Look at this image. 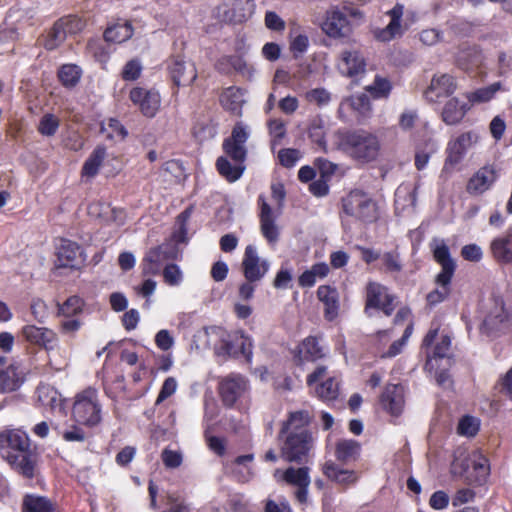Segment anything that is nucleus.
I'll return each instance as SVG.
<instances>
[{
  "label": "nucleus",
  "mask_w": 512,
  "mask_h": 512,
  "mask_svg": "<svg viewBox=\"0 0 512 512\" xmlns=\"http://www.w3.org/2000/svg\"><path fill=\"white\" fill-rule=\"evenodd\" d=\"M490 249L493 257L500 263L512 262V232L500 235L495 238Z\"/></svg>",
  "instance_id": "nucleus-35"
},
{
  "label": "nucleus",
  "mask_w": 512,
  "mask_h": 512,
  "mask_svg": "<svg viewBox=\"0 0 512 512\" xmlns=\"http://www.w3.org/2000/svg\"><path fill=\"white\" fill-rule=\"evenodd\" d=\"M269 134L272 138V145L280 144L281 140L286 135V127L281 119H271L268 121Z\"/></svg>",
  "instance_id": "nucleus-58"
},
{
  "label": "nucleus",
  "mask_w": 512,
  "mask_h": 512,
  "mask_svg": "<svg viewBox=\"0 0 512 512\" xmlns=\"http://www.w3.org/2000/svg\"><path fill=\"white\" fill-rule=\"evenodd\" d=\"M383 407L392 415H399L404 407V388L401 385H387L381 396Z\"/></svg>",
  "instance_id": "nucleus-28"
},
{
  "label": "nucleus",
  "mask_w": 512,
  "mask_h": 512,
  "mask_svg": "<svg viewBox=\"0 0 512 512\" xmlns=\"http://www.w3.org/2000/svg\"><path fill=\"white\" fill-rule=\"evenodd\" d=\"M177 255V249L169 243L150 249L143 259V273L145 275L158 274L163 264L168 260L176 259Z\"/></svg>",
  "instance_id": "nucleus-11"
},
{
  "label": "nucleus",
  "mask_w": 512,
  "mask_h": 512,
  "mask_svg": "<svg viewBox=\"0 0 512 512\" xmlns=\"http://www.w3.org/2000/svg\"><path fill=\"white\" fill-rule=\"evenodd\" d=\"M349 106L360 115H366L371 109L369 97L365 93H360L347 98L341 103L340 111L343 107Z\"/></svg>",
  "instance_id": "nucleus-48"
},
{
  "label": "nucleus",
  "mask_w": 512,
  "mask_h": 512,
  "mask_svg": "<svg viewBox=\"0 0 512 512\" xmlns=\"http://www.w3.org/2000/svg\"><path fill=\"white\" fill-rule=\"evenodd\" d=\"M22 337L30 344L40 346L46 351L53 350L57 346V334L47 327L25 325L21 328Z\"/></svg>",
  "instance_id": "nucleus-17"
},
{
  "label": "nucleus",
  "mask_w": 512,
  "mask_h": 512,
  "mask_svg": "<svg viewBox=\"0 0 512 512\" xmlns=\"http://www.w3.org/2000/svg\"><path fill=\"white\" fill-rule=\"evenodd\" d=\"M315 393L323 401L334 400L338 396V384L333 378H329L316 387Z\"/></svg>",
  "instance_id": "nucleus-55"
},
{
  "label": "nucleus",
  "mask_w": 512,
  "mask_h": 512,
  "mask_svg": "<svg viewBox=\"0 0 512 512\" xmlns=\"http://www.w3.org/2000/svg\"><path fill=\"white\" fill-rule=\"evenodd\" d=\"M48 364L55 371H62L68 366V356L65 350L54 346L53 350L47 351Z\"/></svg>",
  "instance_id": "nucleus-53"
},
{
  "label": "nucleus",
  "mask_w": 512,
  "mask_h": 512,
  "mask_svg": "<svg viewBox=\"0 0 512 512\" xmlns=\"http://www.w3.org/2000/svg\"><path fill=\"white\" fill-rule=\"evenodd\" d=\"M129 97L146 117H154L160 107V95L154 90L135 87L130 91Z\"/></svg>",
  "instance_id": "nucleus-18"
},
{
  "label": "nucleus",
  "mask_w": 512,
  "mask_h": 512,
  "mask_svg": "<svg viewBox=\"0 0 512 512\" xmlns=\"http://www.w3.org/2000/svg\"><path fill=\"white\" fill-rule=\"evenodd\" d=\"M360 443L352 439L340 440L336 444L335 456L344 463L356 460L360 455Z\"/></svg>",
  "instance_id": "nucleus-38"
},
{
  "label": "nucleus",
  "mask_w": 512,
  "mask_h": 512,
  "mask_svg": "<svg viewBox=\"0 0 512 512\" xmlns=\"http://www.w3.org/2000/svg\"><path fill=\"white\" fill-rule=\"evenodd\" d=\"M30 309L33 317L37 322L44 323L46 321L48 317V306L42 299H33Z\"/></svg>",
  "instance_id": "nucleus-63"
},
{
  "label": "nucleus",
  "mask_w": 512,
  "mask_h": 512,
  "mask_svg": "<svg viewBox=\"0 0 512 512\" xmlns=\"http://www.w3.org/2000/svg\"><path fill=\"white\" fill-rule=\"evenodd\" d=\"M498 176V171L494 166H483L469 179L466 191L471 195H481L493 186Z\"/></svg>",
  "instance_id": "nucleus-19"
},
{
  "label": "nucleus",
  "mask_w": 512,
  "mask_h": 512,
  "mask_svg": "<svg viewBox=\"0 0 512 512\" xmlns=\"http://www.w3.org/2000/svg\"><path fill=\"white\" fill-rule=\"evenodd\" d=\"M330 271L328 264L319 262L311 266L309 270L304 271L298 279L301 287H312L318 279L325 278Z\"/></svg>",
  "instance_id": "nucleus-39"
},
{
  "label": "nucleus",
  "mask_w": 512,
  "mask_h": 512,
  "mask_svg": "<svg viewBox=\"0 0 512 512\" xmlns=\"http://www.w3.org/2000/svg\"><path fill=\"white\" fill-rule=\"evenodd\" d=\"M366 63L362 55L356 51H344L341 61L338 64L340 72L346 76L353 77L365 71Z\"/></svg>",
  "instance_id": "nucleus-31"
},
{
  "label": "nucleus",
  "mask_w": 512,
  "mask_h": 512,
  "mask_svg": "<svg viewBox=\"0 0 512 512\" xmlns=\"http://www.w3.org/2000/svg\"><path fill=\"white\" fill-rule=\"evenodd\" d=\"M168 69L173 83L177 86H189L197 78L195 65L179 57L171 59Z\"/></svg>",
  "instance_id": "nucleus-24"
},
{
  "label": "nucleus",
  "mask_w": 512,
  "mask_h": 512,
  "mask_svg": "<svg viewBox=\"0 0 512 512\" xmlns=\"http://www.w3.org/2000/svg\"><path fill=\"white\" fill-rule=\"evenodd\" d=\"M391 88V83L387 78L376 76L373 83L366 87V90L374 98H382L389 95Z\"/></svg>",
  "instance_id": "nucleus-54"
},
{
  "label": "nucleus",
  "mask_w": 512,
  "mask_h": 512,
  "mask_svg": "<svg viewBox=\"0 0 512 512\" xmlns=\"http://www.w3.org/2000/svg\"><path fill=\"white\" fill-rule=\"evenodd\" d=\"M432 247L434 259L441 265V271L435 279L438 287L429 292L426 297L427 304L431 307L443 302L449 296L451 280L456 269L449 247L443 240H434Z\"/></svg>",
  "instance_id": "nucleus-3"
},
{
  "label": "nucleus",
  "mask_w": 512,
  "mask_h": 512,
  "mask_svg": "<svg viewBox=\"0 0 512 512\" xmlns=\"http://www.w3.org/2000/svg\"><path fill=\"white\" fill-rule=\"evenodd\" d=\"M380 259L386 272L399 273L402 271V263L399 253L395 251L385 252Z\"/></svg>",
  "instance_id": "nucleus-57"
},
{
  "label": "nucleus",
  "mask_w": 512,
  "mask_h": 512,
  "mask_svg": "<svg viewBox=\"0 0 512 512\" xmlns=\"http://www.w3.org/2000/svg\"><path fill=\"white\" fill-rule=\"evenodd\" d=\"M22 512H60L57 504L46 496L26 494L22 499Z\"/></svg>",
  "instance_id": "nucleus-30"
},
{
  "label": "nucleus",
  "mask_w": 512,
  "mask_h": 512,
  "mask_svg": "<svg viewBox=\"0 0 512 512\" xmlns=\"http://www.w3.org/2000/svg\"><path fill=\"white\" fill-rule=\"evenodd\" d=\"M73 417L76 422L87 426H95L101 421V407L96 389L89 387L76 395Z\"/></svg>",
  "instance_id": "nucleus-7"
},
{
  "label": "nucleus",
  "mask_w": 512,
  "mask_h": 512,
  "mask_svg": "<svg viewBox=\"0 0 512 512\" xmlns=\"http://www.w3.org/2000/svg\"><path fill=\"white\" fill-rule=\"evenodd\" d=\"M370 308L380 309L387 316L391 315L394 310L393 296L389 294L384 285L378 282L371 281L366 286L365 310L368 311Z\"/></svg>",
  "instance_id": "nucleus-12"
},
{
  "label": "nucleus",
  "mask_w": 512,
  "mask_h": 512,
  "mask_svg": "<svg viewBox=\"0 0 512 512\" xmlns=\"http://www.w3.org/2000/svg\"><path fill=\"white\" fill-rule=\"evenodd\" d=\"M321 29L331 38H344L352 32V26L347 15L336 7L326 12Z\"/></svg>",
  "instance_id": "nucleus-13"
},
{
  "label": "nucleus",
  "mask_w": 512,
  "mask_h": 512,
  "mask_svg": "<svg viewBox=\"0 0 512 512\" xmlns=\"http://www.w3.org/2000/svg\"><path fill=\"white\" fill-rule=\"evenodd\" d=\"M469 106L465 102H461L458 98L449 99L442 110V120L447 125H455L459 123L465 116Z\"/></svg>",
  "instance_id": "nucleus-36"
},
{
  "label": "nucleus",
  "mask_w": 512,
  "mask_h": 512,
  "mask_svg": "<svg viewBox=\"0 0 512 512\" xmlns=\"http://www.w3.org/2000/svg\"><path fill=\"white\" fill-rule=\"evenodd\" d=\"M106 157V149L103 146H97L85 161L82 167V175L86 177H94L97 175L99 168Z\"/></svg>",
  "instance_id": "nucleus-44"
},
{
  "label": "nucleus",
  "mask_w": 512,
  "mask_h": 512,
  "mask_svg": "<svg viewBox=\"0 0 512 512\" xmlns=\"http://www.w3.org/2000/svg\"><path fill=\"white\" fill-rule=\"evenodd\" d=\"M21 383V373L17 367L10 365L5 370H0V393L16 390Z\"/></svg>",
  "instance_id": "nucleus-43"
},
{
  "label": "nucleus",
  "mask_w": 512,
  "mask_h": 512,
  "mask_svg": "<svg viewBox=\"0 0 512 512\" xmlns=\"http://www.w3.org/2000/svg\"><path fill=\"white\" fill-rule=\"evenodd\" d=\"M474 471L477 473L475 481L481 484L489 474L488 459L480 452H474L469 458Z\"/></svg>",
  "instance_id": "nucleus-50"
},
{
  "label": "nucleus",
  "mask_w": 512,
  "mask_h": 512,
  "mask_svg": "<svg viewBox=\"0 0 512 512\" xmlns=\"http://www.w3.org/2000/svg\"><path fill=\"white\" fill-rule=\"evenodd\" d=\"M342 208L346 215L364 223L375 222L379 217L377 202L366 192L352 190L342 200Z\"/></svg>",
  "instance_id": "nucleus-5"
},
{
  "label": "nucleus",
  "mask_w": 512,
  "mask_h": 512,
  "mask_svg": "<svg viewBox=\"0 0 512 512\" xmlns=\"http://www.w3.org/2000/svg\"><path fill=\"white\" fill-rule=\"evenodd\" d=\"M479 136L476 132H466L459 135L448 144V156L446 163L456 165L461 162L465 154L478 142Z\"/></svg>",
  "instance_id": "nucleus-21"
},
{
  "label": "nucleus",
  "mask_w": 512,
  "mask_h": 512,
  "mask_svg": "<svg viewBox=\"0 0 512 512\" xmlns=\"http://www.w3.org/2000/svg\"><path fill=\"white\" fill-rule=\"evenodd\" d=\"M260 204V227L263 236L269 243H275L279 237L278 227L275 224L273 211L263 196H259Z\"/></svg>",
  "instance_id": "nucleus-26"
},
{
  "label": "nucleus",
  "mask_w": 512,
  "mask_h": 512,
  "mask_svg": "<svg viewBox=\"0 0 512 512\" xmlns=\"http://www.w3.org/2000/svg\"><path fill=\"white\" fill-rule=\"evenodd\" d=\"M255 6L254 0H234L227 18L232 23H242L253 15Z\"/></svg>",
  "instance_id": "nucleus-37"
},
{
  "label": "nucleus",
  "mask_w": 512,
  "mask_h": 512,
  "mask_svg": "<svg viewBox=\"0 0 512 512\" xmlns=\"http://www.w3.org/2000/svg\"><path fill=\"white\" fill-rule=\"evenodd\" d=\"M84 27V22L77 16H68L58 20L48 32L44 47L47 50L56 49L66 39L67 34L77 33Z\"/></svg>",
  "instance_id": "nucleus-9"
},
{
  "label": "nucleus",
  "mask_w": 512,
  "mask_h": 512,
  "mask_svg": "<svg viewBox=\"0 0 512 512\" xmlns=\"http://www.w3.org/2000/svg\"><path fill=\"white\" fill-rule=\"evenodd\" d=\"M216 167L220 175L230 182L238 180L245 170L244 162H234V164H231L224 156L217 159Z\"/></svg>",
  "instance_id": "nucleus-41"
},
{
  "label": "nucleus",
  "mask_w": 512,
  "mask_h": 512,
  "mask_svg": "<svg viewBox=\"0 0 512 512\" xmlns=\"http://www.w3.org/2000/svg\"><path fill=\"white\" fill-rule=\"evenodd\" d=\"M220 101L222 106L226 110L231 111L232 113L237 115L241 113V108L244 100L243 94L240 91V89H237L235 87L227 88L221 94Z\"/></svg>",
  "instance_id": "nucleus-42"
},
{
  "label": "nucleus",
  "mask_w": 512,
  "mask_h": 512,
  "mask_svg": "<svg viewBox=\"0 0 512 512\" xmlns=\"http://www.w3.org/2000/svg\"><path fill=\"white\" fill-rule=\"evenodd\" d=\"M310 469L308 467H289L282 474L281 478L289 485L295 486V498L301 504L308 500V488L311 482Z\"/></svg>",
  "instance_id": "nucleus-15"
},
{
  "label": "nucleus",
  "mask_w": 512,
  "mask_h": 512,
  "mask_svg": "<svg viewBox=\"0 0 512 512\" xmlns=\"http://www.w3.org/2000/svg\"><path fill=\"white\" fill-rule=\"evenodd\" d=\"M508 314L501 299H494L490 310L485 315L481 330L490 335L507 327Z\"/></svg>",
  "instance_id": "nucleus-23"
},
{
  "label": "nucleus",
  "mask_w": 512,
  "mask_h": 512,
  "mask_svg": "<svg viewBox=\"0 0 512 512\" xmlns=\"http://www.w3.org/2000/svg\"><path fill=\"white\" fill-rule=\"evenodd\" d=\"M269 268V261L259 257L254 245H248L245 248L242 260V270L246 280L249 282L261 281L269 271Z\"/></svg>",
  "instance_id": "nucleus-10"
},
{
  "label": "nucleus",
  "mask_w": 512,
  "mask_h": 512,
  "mask_svg": "<svg viewBox=\"0 0 512 512\" xmlns=\"http://www.w3.org/2000/svg\"><path fill=\"white\" fill-rule=\"evenodd\" d=\"M339 146L351 158L362 163L376 160L380 151L378 137L365 130H355L341 134Z\"/></svg>",
  "instance_id": "nucleus-4"
},
{
  "label": "nucleus",
  "mask_w": 512,
  "mask_h": 512,
  "mask_svg": "<svg viewBox=\"0 0 512 512\" xmlns=\"http://www.w3.org/2000/svg\"><path fill=\"white\" fill-rule=\"evenodd\" d=\"M0 455L24 477H34L37 454L26 432L20 429H7L0 432Z\"/></svg>",
  "instance_id": "nucleus-1"
},
{
  "label": "nucleus",
  "mask_w": 512,
  "mask_h": 512,
  "mask_svg": "<svg viewBox=\"0 0 512 512\" xmlns=\"http://www.w3.org/2000/svg\"><path fill=\"white\" fill-rule=\"evenodd\" d=\"M133 35V28L129 22L117 23L108 27L104 32V39L110 43H122Z\"/></svg>",
  "instance_id": "nucleus-40"
},
{
  "label": "nucleus",
  "mask_w": 512,
  "mask_h": 512,
  "mask_svg": "<svg viewBox=\"0 0 512 512\" xmlns=\"http://www.w3.org/2000/svg\"><path fill=\"white\" fill-rule=\"evenodd\" d=\"M206 347L220 348L225 353L238 357L243 356L250 362L252 359V340L242 332L227 333L220 327L204 328L197 335Z\"/></svg>",
  "instance_id": "nucleus-2"
},
{
  "label": "nucleus",
  "mask_w": 512,
  "mask_h": 512,
  "mask_svg": "<svg viewBox=\"0 0 512 512\" xmlns=\"http://www.w3.org/2000/svg\"><path fill=\"white\" fill-rule=\"evenodd\" d=\"M317 297L324 304V316L328 321H333L339 313V293L335 287L321 285L317 289Z\"/></svg>",
  "instance_id": "nucleus-27"
},
{
  "label": "nucleus",
  "mask_w": 512,
  "mask_h": 512,
  "mask_svg": "<svg viewBox=\"0 0 512 512\" xmlns=\"http://www.w3.org/2000/svg\"><path fill=\"white\" fill-rule=\"evenodd\" d=\"M192 208H186L183 212H181L177 217V223L179 228L177 231L173 233V238L177 243L184 242L186 240L187 228L186 223L191 217Z\"/></svg>",
  "instance_id": "nucleus-59"
},
{
  "label": "nucleus",
  "mask_w": 512,
  "mask_h": 512,
  "mask_svg": "<svg viewBox=\"0 0 512 512\" xmlns=\"http://www.w3.org/2000/svg\"><path fill=\"white\" fill-rule=\"evenodd\" d=\"M436 151V145L434 142L426 144L425 149H417L415 154V166L418 170H423L430 159V156Z\"/></svg>",
  "instance_id": "nucleus-60"
},
{
  "label": "nucleus",
  "mask_w": 512,
  "mask_h": 512,
  "mask_svg": "<svg viewBox=\"0 0 512 512\" xmlns=\"http://www.w3.org/2000/svg\"><path fill=\"white\" fill-rule=\"evenodd\" d=\"M250 136L249 127L238 122L232 129L231 136L223 141V150L234 162H245L247 149L245 143Z\"/></svg>",
  "instance_id": "nucleus-8"
},
{
  "label": "nucleus",
  "mask_w": 512,
  "mask_h": 512,
  "mask_svg": "<svg viewBox=\"0 0 512 512\" xmlns=\"http://www.w3.org/2000/svg\"><path fill=\"white\" fill-rule=\"evenodd\" d=\"M59 128V120L53 114H45L39 122L38 131L44 136H53Z\"/></svg>",
  "instance_id": "nucleus-56"
},
{
  "label": "nucleus",
  "mask_w": 512,
  "mask_h": 512,
  "mask_svg": "<svg viewBox=\"0 0 512 512\" xmlns=\"http://www.w3.org/2000/svg\"><path fill=\"white\" fill-rule=\"evenodd\" d=\"M37 398L42 406L55 409L61 404L58 391L50 385H41L37 388Z\"/></svg>",
  "instance_id": "nucleus-46"
},
{
  "label": "nucleus",
  "mask_w": 512,
  "mask_h": 512,
  "mask_svg": "<svg viewBox=\"0 0 512 512\" xmlns=\"http://www.w3.org/2000/svg\"><path fill=\"white\" fill-rule=\"evenodd\" d=\"M81 75V68L75 64H65L58 72L59 80L65 87H74L77 85Z\"/></svg>",
  "instance_id": "nucleus-47"
},
{
  "label": "nucleus",
  "mask_w": 512,
  "mask_h": 512,
  "mask_svg": "<svg viewBox=\"0 0 512 512\" xmlns=\"http://www.w3.org/2000/svg\"><path fill=\"white\" fill-rule=\"evenodd\" d=\"M501 88L500 82H495L487 87H482L467 95L469 102L481 103L491 100Z\"/></svg>",
  "instance_id": "nucleus-52"
},
{
  "label": "nucleus",
  "mask_w": 512,
  "mask_h": 512,
  "mask_svg": "<svg viewBox=\"0 0 512 512\" xmlns=\"http://www.w3.org/2000/svg\"><path fill=\"white\" fill-rule=\"evenodd\" d=\"M83 249L76 242L61 239L57 248V266L77 269L85 262Z\"/></svg>",
  "instance_id": "nucleus-16"
},
{
  "label": "nucleus",
  "mask_w": 512,
  "mask_h": 512,
  "mask_svg": "<svg viewBox=\"0 0 512 512\" xmlns=\"http://www.w3.org/2000/svg\"><path fill=\"white\" fill-rule=\"evenodd\" d=\"M403 5L396 4L387 14L391 20L385 28H377L373 31L374 37L381 42H389L401 36L403 33L401 19L403 16Z\"/></svg>",
  "instance_id": "nucleus-25"
},
{
  "label": "nucleus",
  "mask_w": 512,
  "mask_h": 512,
  "mask_svg": "<svg viewBox=\"0 0 512 512\" xmlns=\"http://www.w3.org/2000/svg\"><path fill=\"white\" fill-rule=\"evenodd\" d=\"M279 438L283 440L281 456L284 460L295 463L307 461L308 455L314 447V437L310 430L279 435Z\"/></svg>",
  "instance_id": "nucleus-6"
},
{
  "label": "nucleus",
  "mask_w": 512,
  "mask_h": 512,
  "mask_svg": "<svg viewBox=\"0 0 512 512\" xmlns=\"http://www.w3.org/2000/svg\"><path fill=\"white\" fill-rule=\"evenodd\" d=\"M216 66L222 73L228 74L233 70L245 77H251L254 71L252 66L243 57L238 55L223 56L218 60Z\"/></svg>",
  "instance_id": "nucleus-32"
},
{
  "label": "nucleus",
  "mask_w": 512,
  "mask_h": 512,
  "mask_svg": "<svg viewBox=\"0 0 512 512\" xmlns=\"http://www.w3.org/2000/svg\"><path fill=\"white\" fill-rule=\"evenodd\" d=\"M84 301L74 295L69 297L63 304H58V314L65 317H72L82 313Z\"/></svg>",
  "instance_id": "nucleus-51"
},
{
  "label": "nucleus",
  "mask_w": 512,
  "mask_h": 512,
  "mask_svg": "<svg viewBox=\"0 0 512 512\" xmlns=\"http://www.w3.org/2000/svg\"><path fill=\"white\" fill-rule=\"evenodd\" d=\"M312 420V415L307 410L290 412L286 421L283 422L280 436L288 433L309 430L307 427Z\"/></svg>",
  "instance_id": "nucleus-34"
},
{
  "label": "nucleus",
  "mask_w": 512,
  "mask_h": 512,
  "mask_svg": "<svg viewBox=\"0 0 512 512\" xmlns=\"http://www.w3.org/2000/svg\"><path fill=\"white\" fill-rule=\"evenodd\" d=\"M219 390L224 405L231 407L248 390V381L240 374H230L222 379Z\"/></svg>",
  "instance_id": "nucleus-14"
},
{
  "label": "nucleus",
  "mask_w": 512,
  "mask_h": 512,
  "mask_svg": "<svg viewBox=\"0 0 512 512\" xmlns=\"http://www.w3.org/2000/svg\"><path fill=\"white\" fill-rule=\"evenodd\" d=\"M483 59V54L478 47H463L457 53L456 64L465 72H473L482 65Z\"/></svg>",
  "instance_id": "nucleus-29"
},
{
  "label": "nucleus",
  "mask_w": 512,
  "mask_h": 512,
  "mask_svg": "<svg viewBox=\"0 0 512 512\" xmlns=\"http://www.w3.org/2000/svg\"><path fill=\"white\" fill-rule=\"evenodd\" d=\"M326 354L327 349L319 343L318 338L308 336L298 345L294 360L298 366H302L306 362H315L322 359Z\"/></svg>",
  "instance_id": "nucleus-22"
},
{
  "label": "nucleus",
  "mask_w": 512,
  "mask_h": 512,
  "mask_svg": "<svg viewBox=\"0 0 512 512\" xmlns=\"http://www.w3.org/2000/svg\"><path fill=\"white\" fill-rule=\"evenodd\" d=\"M479 430V422L472 416L463 417L458 424V433L463 436H474Z\"/></svg>",
  "instance_id": "nucleus-61"
},
{
  "label": "nucleus",
  "mask_w": 512,
  "mask_h": 512,
  "mask_svg": "<svg viewBox=\"0 0 512 512\" xmlns=\"http://www.w3.org/2000/svg\"><path fill=\"white\" fill-rule=\"evenodd\" d=\"M253 459V454L241 455L235 459L232 473L237 481L246 483L253 477L252 469L246 465L251 463Z\"/></svg>",
  "instance_id": "nucleus-45"
},
{
  "label": "nucleus",
  "mask_w": 512,
  "mask_h": 512,
  "mask_svg": "<svg viewBox=\"0 0 512 512\" xmlns=\"http://www.w3.org/2000/svg\"><path fill=\"white\" fill-rule=\"evenodd\" d=\"M163 277L168 285L177 286L183 280V273L177 265L169 264L163 270Z\"/></svg>",
  "instance_id": "nucleus-62"
},
{
  "label": "nucleus",
  "mask_w": 512,
  "mask_h": 512,
  "mask_svg": "<svg viewBox=\"0 0 512 512\" xmlns=\"http://www.w3.org/2000/svg\"><path fill=\"white\" fill-rule=\"evenodd\" d=\"M451 346V339L449 336L444 335L441 340L436 344L433 350V354L427 356L426 367L433 369L438 359H442L448 356Z\"/></svg>",
  "instance_id": "nucleus-49"
},
{
  "label": "nucleus",
  "mask_w": 512,
  "mask_h": 512,
  "mask_svg": "<svg viewBox=\"0 0 512 512\" xmlns=\"http://www.w3.org/2000/svg\"><path fill=\"white\" fill-rule=\"evenodd\" d=\"M323 474L330 480L340 485L354 484L358 480V476L355 471L341 469L333 461H327L322 466Z\"/></svg>",
  "instance_id": "nucleus-33"
},
{
  "label": "nucleus",
  "mask_w": 512,
  "mask_h": 512,
  "mask_svg": "<svg viewBox=\"0 0 512 512\" xmlns=\"http://www.w3.org/2000/svg\"><path fill=\"white\" fill-rule=\"evenodd\" d=\"M141 71L142 65L140 61L132 59L125 64L121 75L124 80L133 81L140 76Z\"/></svg>",
  "instance_id": "nucleus-64"
},
{
  "label": "nucleus",
  "mask_w": 512,
  "mask_h": 512,
  "mask_svg": "<svg viewBox=\"0 0 512 512\" xmlns=\"http://www.w3.org/2000/svg\"><path fill=\"white\" fill-rule=\"evenodd\" d=\"M457 88L455 78L449 74L433 76L430 85L424 92L427 101L436 103L440 98L452 95Z\"/></svg>",
  "instance_id": "nucleus-20"
}]
</instances>
